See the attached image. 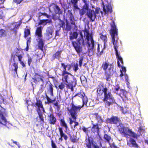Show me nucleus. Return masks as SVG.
Wrapping results in <instances>:
<instances>
[{
  "instance_id": "21",
  "label": "nucleus",
  "mask_w": 148,
  "mask_h": 148,
  "mask_svg": "<svg viewBox=\"0 0 148 148\" xmlns=\"http://www.w3.org/2000/svg\"><path fill=\"white\" fill-rule=\"evenodd\" d=\"M67 15L69 18L71 24L73 25H75V18L71 10H69L67 11Z\"/></svg>"
},
{
  "instance_id": "17",
  "label": "nucleus",
  "mask_w": 148,
  "mask_h": 148,
  "mask_svg": "<svg viewBox=\"0 0 148 148\" xmlns=\"http://www.w3.org/2000/svg\"><path fill=\"white\" fill-rule=\"evenodd\" d=\"M85 144L87 148H99V146L95 144L93 141L91 140L89 138H88Z\"/></svg>"
},
{
  "instance_id": "26",
  "label": "nucleus",
  "mask_w": 148,
  "mask_h": 148,
  "mask_svg": "<svg viewBox=\"0 0 148 148\" xmlns=\"http://www.w3.org/2000/svg\"><path fill=\"white\" fill-rule=\"evenodd\" d=\"M42 79V78L40 75L36 74L34 78H33V82L35 83H41V82Z\"/></svg>"
},
{
  "instance_id": "15",
  "label": "nucleus",
  "mask_w": 148,
  "mask_h": 148,
  "mask_svg": "<svg viewBox=\"0 0 148 148\" xmlns=\"http://www.w3.org/2000/svg\"><path fill=\"white\" fill-rule=\"evenodd\" d=\"M86 15L92 22L94 21L96 17L95 11L90 9L88 10L86 12Z\"/></svg>"
},
{
  "instance_id": "42",
  "label": "nucleus",
  "mask_w": 148,
  "mask_h": 148,
  "mask_svg": "<svg viewBox=\"0 0 148 148\" xmlns=\"http://www.w3.org/2000/svg\"><path fill=\"white\" fill-rule=\"evenodd\" d=\"M12 66L14 67V69H12V70L14 71H15V72L17 74V71L18 68V64L14 63L13 64Z\"/></svg>"
},
{
  "instance_id": "41",
  "label": "nucleus",
  "mask_w": 148,
  "mask_h": 148,
  "mask_svg": "<svg viewBox=\"0 0 148 148\" xmlns=\"http://www.w3.org/2000/svg\"><path fill=\"white\" fill-rule=\"evenodd\" d=\"M52 34L49 32H47L46 31V33L45 34V36L46 38L47 39H49L51 38L52 37Z\"/></svg>"
},
{
  "instance_id": "11",
  "label": "nucleus",
  "mask_w": 148,
  "mask_h": 148,
  "mask_svg": "<svg viewBox=\"0 0 148 148\" xmlns=\"http://www.w3.org/2000/svg\"><path fill=\"white\" fill-rule=\"evenodd\" d=\"M86 39L87 40V44L88 47H90L89 49L92 51L93 50L94 48V41L93 39L92 36L91 34L86 35Z\"/></svg>"
},
{
  "instance_id": "24",
  "label": "nucleus",
  "mask_w": 148,
  "mask_h": 148,
  "mask_svg": "<svg viewBox=\"0 0 148 148\" xmlns=\"http://www.w3.org/2000/svg\"><path fill=\"white\" fill-rule=\"evenodd\" d=\"M35 35L37 36L39 38H41L42 36V27L40 26L37 27L35 32Z\"/></svg>"
},
{
  "instance_id": "23",
  "label": "nucleus",
  "mask_w": 148,
  "mask_h": 148,
  "mask_svg": "<svg viewBox=\"0 0 148 148\" xmlns=\"http://www.w3.org/2000/svg\"><path fill=\"white\" fill-rule=\"evenodd\" d=\"M121 93L119 94V95L122 98H124L125 99H128V92L123 89H120Z\"/></svg>"
},
{
  "instance_id": "27",
  "label": "nucleus",
  "mask_w": 148,
  "mask_h": 148,
  "mask_svg": "<svg viewBox=\"0 0 148 148\" xmlns=\"http://www.w3.org/2000/svg\"><path fill=\"white\" fill-rule=\"evenodd\" d=\"M62 51V50L58 51L53 54L52 55L53 59L54 60L56 58L59 59L60 58H61V53Z\"/></svg>"
},
{
  "instance_id": "54",
  "label": "nucleus",
  "mask_w": 148,
  "mask_h": 148,
  "mask_svg": "<svg viewBox=\"0 0 148 148\" xmlns=\"http://www.w3.org/2000/svg\"><path fill=\"white\" fill-rule=\"evenodd\" d=\"M114 89L116 91H118L120 89L119 86L118 84L115 87Z\"/></svg>"
},
{
  "instance_id": "39",
  "label": "nucleus",
  "mask_w": 148,
  "mask_h": 148,
  "mask_svg": "<svg viewBox=\"0 0 148 148\" xmlns=\"http://www.w3.org/2000/svg\"><path fill=\"white\" fill-rule=\"evenodd\" d=\"M24 34V36L26 38L30 34V29L28 28L25 29Z\"/></svg>"
},
{
  "instance_id": "37",
  "label": "nucleus",
  "mask_w": 148,
  "mask_h": 148,
  "mask_svg": "<svg viewBox=\"0 0 148 148\" xmlns=\"http://www.w3.org/2000/svg\"><path fill=\"white\" fill-rule=\"evenodd\" d=\"M41 83H51L50 82L49 78H45L43 77L42 79Z\"/></svg>"
},
{
  "instance_id": "55",
  "label": "nucleus",
  "mask_w": 148,
  "mask_h": 148,
  "mask_svg": "<svg viewBox=\"0 0 148 148\" xmlns=\"http://www.w3.org/2000/svg\"><path fill=\"white\" fill-rule=\"evenodd\" d=\"M16 56L18 58L19 61L20 62L22 61L21 59L22 58V55L21 54H19L18 55H17Z\"/></svg>"
},
{
  "instance_id": "51",
  "label": "nucleus",
  "mask_w": 148,
  "mask_h": 148,
  "mask_svg": "<svg viewBox=\"0 0 148 148\" xmlns=\"http://www.w3.org/2000/svg\"><path fill=\"white\" fill-rule=\"evenodd\" d=\"M52 148H56L57 147L53 140L52 139L51 140Z\"/></svg>"
},
{
  "instance_id": "31",
  "label": "nucleus",
  "mask_w": 148,
  "mask_h": 148,
  "mask_svg": "<svg viewBox=\"0 0 148 148\" xmlns=\"http://www.w3.org/2000/svg\"><path fill=\"white\" fill-rule=\"evenodd\" d=\"M7 36V34L5 30L3 29H0V38H5Z\"/></svg>"
},
{
  "instance_id": "46",
  "label": "nucleus",
  "mask_w": 148,
  "mask_h": 148,
  "mask_svg": "<svg viewBox=\"0 0 148 148\" xmlns=\"http://www.w3.org/2000/svg\"><path fill=\"white\" fill-rule=\"evenodd\" d=\"M73 70L75 72H76L77 70L79 69L78 65L77 63L74 64L73 66Z\"/></svg>"
},
{
  "instance_id": "61",
  "label": "nucleus",
  "mask_w": 148,
  "mask_h": 148,
  "mask_svg": "<svg viewBox=\"0 0 148 148\" xmlns=\"http://www.w3.org/2000/svg\"><path fill=\"white\" fill-rule=\"evenodd\" d=\"M53 106H56L58 108H60V107L58 105V103L57 101H56V102L54 103L53 104Z\"/></svg>"
},
{
  "instance_id": "56",
  "label": "nucleus",
  "mask_w": 148,
  "mask_h": 148,
  "mask_svg": "<svg viewBox=\"0 0 148 148\" xmlns=\"http://www.w3.org/2000/svg\"><path fill=\"white\" fill-rule=\"evenodd\" d=\"M138 131H139L140 132H143L145 131V130L143 129L142 127H140L138 128Z\"/></svg>"
},
{
  "instance_id": "4",
  "label": "nucleus",
  "mask_w": 148,
  "mask_h": 148,
  "mask_svg": "<svg viewBox=\"0 0 148 148\" xmlns=\"http://www.w3.org/2000/svg\"><path fill=\"white\" fill-rule=\"evenodd\" d=\"M71 44L77 54L80 57L79 59V65L81 67L84 58L83 56H80V54L83 53L82 47L81 45H85L83 37L82 36L79 37L76 41H72Z\"/></svg>"
},
{
  "instance_id": "25",
  "label": "nucleus",
  "mask_w": 148,
  "mask_h": 148,
  "mask_svg": "<svg viewBox=\"0 0 148 148\" xmlns=\"http://www.w3.org/2000/svg\"><path fill=\"white\" fill-rule=\"evenodd\" d=\"M103 11L106 14H108V12L111 13L112 12V9L111 6L108 5L106 6L103 5Z\"/></svg>"
},
{
  "instance_id": "30",
  "label": "nucleus",
  "mask_w": 148,
  "mask_h": 148,
  "mask_svg": "<svg viewBox=\"0 0 148 148\" xmlns=\"http://www.w3.org/2000/svg\"><path fill=\"white\" fill-rule=\"evenodd\" d=\"M103 32H101L99 33V34L100 35V38L103 40L104 44V46H105V45L107 41V38L106 34L103 35Z\"/></svg>"
},
{
  "instance_id": "12",
  "label": "nucleus",
  "mask_w": 148,
  "mask_h": 148,
  "mask_svg": "<svg viewBox=\"0 0 148 148\" xmlns=\"http://www.w3.org/2000/svg\"><path fill=\"white\" fill-rule=\"evenodd\" d=\"M106 121L109 124L115 125H116L120 121L119 118L116 116H112L110 118H107Z\"/></svg>"
},
{
  "instance_id": "3",
  "label": "nucleus",
  "mask_w": 148,
  "mask_h": 148,
  "mask_svg": "<svg viewBox=\"0 0 148 148\" xmlns=\"http://www.w3.org/2000/svg\"><path fill=\"white\" fill-rule=\"evenodd\" d=\"M78 96L82 98V106L79 105L77 106L74 105L73 102L71 103V108L69 110L71 116L75 120L77 117V112L78 110L79 111L81 108H83L84 105H86L88 99L86 96H85V93L84 92H78L77 93Z\"/></svg>"
},
{
  "instance_id": "59",
  "label": "nucleus",
  "mask_w": 148,
  "mask_h": 148,
  "mask_svg": "<svg viewBox=\"0 0 148 148\" xmlns=\"http://www.w3.org/2000/svg\"><path fill=\"white\" fill-rule=\"evenodd\" d=\"M15 3H16L17 4L20 3L23 0H14Z\"/></svg>"
},
{
  "instance_id": "9",
  "label": "nucleus",
  "mask_w": 148,
  "mask_h": 148,
  "mask_svg": "<svg viewBox=\"0 0 148 148\" xmlns=\"http://www.w3.org/2000/svg\"><path fill=\"white\" fill-rule=\"evenodd\" d=\"M119 127L118 128V131L121 134L123 135L125 137H127L130 136L129 133H132V131L128 127H125L123 124L121 122L119 123Z\"/></svg>"
},
{
  "instance_id": "5",
  "label": "nucleus",
  "mask_w": 148,
  "mask_h": 148,
  "mask_svg": "<svg viewBox=\"0 0 148 148\" xmlns=\"http://www.w3.org/2000/svg\"><path fill=\"white\" fill-rule=\"evenodd\" d=\"M36 102L35 103H32L31 104V106L35 107L36 108V111L38 114L40 121L42 124H44L45 121L42 112L45 113V111L42 101L37 98H36Z\"/></svg>"
},
{
  "instance_id": "63",
  "label": "nucleus",
  "mask_w": 148,
  "mask_h": 148,
  "mask_svg": "<svg viewBox=\"0 0 148 148\" xmlns=\"http://www.w3.org/2000/svg\"><path fill=\"white\" fill-rule=\"evenodd\" d=\"M74 123H75V124L74 125V128H75L77 126L79 125V123L78 122L76 121H75V122H74Z\"/></svg>"
},
{
  "instance_id": "38",
  "label": "nucleus",
  "mask_w": 148,
  "mask_h": 148,
  "mask_svg": "<svg viewBox=\"0 0 148 148\" xmlns=\"http://www.w3.org/2000/svg\"><path fill=\"white\" fill-rule=\"evenodd\" d=\"M69 136L70 140L73 143L77 142L78 140L77 139L76 136L74 137V136H72L71 134H69Z\"/></svg>"
},
{
  "instance_id": "32",
  "label": "nucleus",
  "mask_w": 148,
  "mask_h": 148,
  "mask_svg": "<svg viewBox=\"0 0 148 148\" xmlns=\"http://www.w3.org/2000/svg\"><path fill=\"white\" fill-rule=\"evenodd\" d=\"M93 115L95 116V119L97 120L98 123L99 122L102 123L103 122V119L98 114V113H95L93 114Z\"/></svg>"
},
{
  "instance_id": "44",
  "label": "nucleus",
  "mask_w": 148,
  "mask_h": 148,
  "mask_svg": "<svg viewBox=\"0 0 148 148\" xmlns=\"http://www.w3.org/2000/svg\"><path fill=\"white\" fill-rule=\"evenodd\" d=\"M66 85V87L67 89H70L71 90L73 91L74 89L73 87L75 86H73L72 84H65Z\"/></svg>"
},
{
  "instance_id": "35",
  "label": "nucleus",
  "mask_w": 148,
  "mask_h": 148,
  "mask_svg": "<svg viewBox=\"0 0 148 148\" xmlns=\"http://www.w3.org/2000/svg\"><path fill=\"white\" fill-rule=\"evenodd\" d=\"M103 138L106 142H107L109 144L110 143V141L111 139V137L110 136L105 134L103 136Z\"/></svg>"
},
{
  "instance_id": "40",
  "label": "nucleus",
  "mask_w": 148,
  "mask_h": 148,
  "mask_svg": "<svg viewBox=\"0 0 148 148\" xmlns=\"http://www.w3.org/2000/svg\"><path fill=\"white\" fill-rule=\"evenodd\" d=\"M49 88L48 90L50 92V94L53 97V85L52 84H50L49 85Z\"/></svg>"
},
{
  "instance_id": "18",
  "label": "nucleus",
  "mask_w": 148,
  "mask_h": 148,
  "mask_svg": "<svg viewBox=\"0 0 148 148\" xmlns=\"http://www.w3.org/2000/svg\"><path fill=\"white\" fill-rule=\"evenodd\" d=\"M91 124L92 127L91 128V130L92 132L94 133L97 132L99 134V128L98 123L94 124L93 121H91Z\"/></svg>"
},
{
  "instance_id": "53",
  "label": "nucleus",
  "mask_w": 148,
  "mask_h": 148,
  "mask_svg": "<svg viewBox=\"0 0 148 148\" xmlns=\"http://www.w3.org/2000/svg\"><path fill=\"white\" fill-rule=\"evenodd\" d=\"M71 117L72 118L73 120H72V119L71 118H69V124H70V125H71L73 123H74V122H75V121H76V119H77V118L75 119V120L74 119H73L71 117Z\"/></svg>"
},
{
  "instance_id": "19",
  "label": "nucleus",
  "mask_w": 148,
  "mask_h": 148,
  "mask_svg": "<svg viewBox=\"0 0 148 148\" xmlns=\"http://www.w3.org/2000/svg\"><path fill=\"white\" fill-rule=\"evenodd\" d=\"M127 145L130 147H135L138 148V146L136 143L135 140L132 138H130L128 141L127 142Z\"/></svg>"
},
{
  "instance_id": "2",
  "label": "nucleus",
  "mask_w": 148,
  "mask_h": 148,
  "mask_svg": "<svg viewBox=\"0 0 148 148\" xmlns=\"http://www.w3.org/2000/svg\"><path fill=\"white\" fill-rule=\"evenodd\" d=\"M100 84L97 88V92L98 94L101 93V91L104 93V98L102 100L104 102L106 107H108L113 104L116 103L115 100L110 92L108 91V88L106 84Z\"/></svg>"
},
{
  "instance_id": "8",
  "label": "nucleus",
  "mask_w": 148,
  "mask_h": 148,
  "mask_svg": "<svg viewBox=\"0 0 148 148\" xmlns=\"http://www.w3.org/2000/svg\"><path fill=\"white\" fill-rule=\"evenodd\" d=\"M42 16H45L47 18H49L50 17V15H48L46 13L41 12H38L37 14L38 20L39 21L38 23V25H46L47 23H51L52 21L51 19H42L41 17Z\"/></svg>"
},
{
  "instance_id": "48",
  "label": "nucleus",
  "mask_w": 148,
  "mask_h": 148,
  "mask_svg": "<svg viewBox=\"0 0 148 148\" xmlns=\"http://www.w3.org/2000/svg\"><path fill=\"white\" fill-rule=\"evenodd\" d=\"M84 3L85 4L83 6V9L86 10H87V11L89 10V9H88L89 4L87 2Z\"/></svg>"
},
{
  "instance_id": "64",
  "label": "nucleus",
  "mask_w": 148,
  "mask_h": 148,
  "mask_svg": "<svg viewBox=\"0 0 148 148\" xmlns=\"http://www.w3.org/2000/svg\"><path fill=\"white\" fill-rule=\"evenodd\" d=\"M95 14L96 15V14H98L99 13V10L98 8H96L95 11Z\"/></svg>"
},
{
  "instance_id": "57",
  "label": "nucleus",
  "mask_w": 148,
  "mask_h": 148,
  "mask_svg": "<svg viewBox=\"0 0 148 148\" xmlns=\"http://www.w3.org/2000/svg\"><path fill=\"white\" fill-rule=\"evenodd\" d=\"M84 35H85L86 36V35H89L90 34L89 31L87 30H84Z\"/></svg>"
},
{
  "instance_id": "58",
  "label": "nucleus",
  "mask_w": 148,
  "mask_h": 148,
  "mask_svg": "<svg viewBox=\"0 0 148 148\" xmlns=\"http://www.w3.org/2000/svg\"><path fill=\"white\" fill-rule=\"evenodd\" d=\"M88 128H86L85 127H83L82 128V130L86 133L88 132Z\"/></svg>"
},
{
  "instance_id": "49",
  "label": "nucleus",
  "mask_w": 148,
  "mask_h": 148,
  "mask_svg": "<svg viewBox=\"0 0 148 148\" xmlns=\"http://www.w3.org/2000/svg\"><path fill=\"white\" fill-rule=\"evenodd\" d=\"M98 47L97 48V51L98 52H99V54L101 55L102 53L103 49H102L101 50L100 49V47H99V44H98Z\"/></svg>"
},
{
  "instance_id": "33",
  "label": "nucleus",
  "mask_w": 148,
  "mask_h": 148,
  "mask_svg": "<svg viewBox=\"0 0 148 148\" xmlns=\"http://www.w3.org/2000/svg\"><path fill=\"white\" fill-rule=\"evenodd\" d=\"M22 23L21 20H20L19 21V23H17V22H14L11 23V25H14V27L13 28H14L16 29H18L19 28L20 26Z\"/></svg>"
},
{
  "instance_id": "28",
  "label": "nucleus",
  "mask_w": 148,
  "mask_h": 148,
  "mask_svg": "<svg viewBox=\"0 0 148 148\" xmlns=\"http://www.w3.org/2000/svg\"><path fill=\"white\" fill-rule=\"evenodd\" d=\"M78 0H71L69 1V4L73 5V7L74 10L78 9L77 3Z\"/></svg>"
},
{
  "instance_id": "34",
  "label": "nucleus",
  "mask_w": 148,
  "mask_h": 148,
  "mask_svg": "<svg viewBox=\"0 0 148 148\" xmlns=\"http://www.w3.org/2000/svg\"><path fill=\"white\" fill-rule=\"evenodd\" d=\"M45 96L47 99V103L48 104L54 102L56 100V97H55L53 98V99H51L47 95V94H46Z\"/></svg>"
},
{
  "instance_id": "45",
  "label": "nucleus",
  "mask_w": 148,
  "mask_h": 148,
  "mask_svg": "<svg viewBox=\"0 0 148 148\" xmlns=\"http://www.w3.org/2000/svg\"><path fill=\"white\" fill-rule=\"evenodd\" d=\"M65 84H59V85L58 86V87H57L56 85H55V86L56 88H58L62 90L64 88Z\"/></svg>"
},
{
  "instance_id": "10",
  "label": "nucleus",
  "mask_w": 148,
  "mask_h": 148,
  "mask_svg": "<svg viewBox=\"0 0 148 148\" xmlns=\"http://www.w3.org/2000/svg\"><path fill=\"white\" fill-rule=\"evenodd\" d=\"M49 11L51 13L53 12L55 14H62L63 11L61 10L60 7L56 4H53L51 5L49 9Z\"/></svg>"
},
{
  "instance_id": "6",
  "label": "nucleus",
  "mask_w": 148,
  "mask_h": 148,
  "mask_svg": "<svg viewBox=\"0 0 148 148\" xmlns=\"http://www.w3.org/2000/svg\"><path fill=\"white\" fill-rule=\"evenodd\" d=\"M101 67L104 71L105 75L106 76V80L107 81L109 80L110 77L112 75L114 72L113 64H109L108 61H106L103 63Z\"/></svg>"
},
{
  "instance_id": "60",
  "label": "nucleus",
  "mask_w": 148,
  "mask_h": 148,
  "mask_svg": "<svg viewBox=\"0 0 148 148\" xmlns=\"http://www.w3.org/2000/svg\"><path fill=\"white\" fill-rule=\"evenodd\" d=\"M131 134L132 136L134 138H136V134L134 133V132H132V133H129V134Z\"/></svg>"
},
{
  "instance_id": "16",
  "label": "nucleus",
  "mask_w": 148,
  "mask_h": 148,
  "mask_svg": "<svg viewBox=\"0 0 148 148\" xmlns=\"http://www.w3.org/2000/svg\"><path fill=\"white\" fill-rule=\"evenodd\" d=\"M58 130L60 135V137L58 138L59 142H61L63 140V138L64 139L65 141H66L68 137L67 135L64 133L63 130V128L61 127H60L59 128Z\"/></svg>"
},
{
  "instance_id": "14",
  "label": "nucleus",
  "mask_w": 148,
  "mask_h": 148,
  "mask_svg": "<svg viewBox=\"0 0 148 148\" xmlns=\"http://www.w3.org/2000/svg\"><path fill=\"white\" fill-rule=\"evenodd\" d=\"M60 27H62L63 30H65L67 31H70L71 30L72 28L71 25L66 20V23L65 25V23L63 21H60Z\"/></svg>"
},
{
  "instance_id": "47",
  "label": "nucleus",
  "mask_w": 148,
  "mask_h": 148,
  "mask_svg": "<svg viewBox=\"0 0 148 148\" xmlns=\"http://www.w3.org/2000/svg\"><path fill=\"white\" fill-rule=\"evenodd\" d=\"M50 81H52L54 83H56L58 82V81L55 77H49Z\"/></svg>"
},
{
  "instance_id": "50",
  "label": "nucleus",
  "mask_w": 148,
  "mask_h": 148,
  "mask_svg": "<svg viewBox=\"0 0 148 148\" xmlns=\"http://www.w3.org/2000/svg\"><path fill=\"white\" fill-rule=\"evenodd\" d=\"M109 145L111 148H119L114 143H109Z\"/></svg>"
},
{
  "instance_id": "43",
  "label": "nucleus",
  "mask_w": 148,
  "mask_h": 148,
  "mask_svg": "<svg viewBox=\"0 0 148 148\" xmlns=\"http://www.w3.org/2000/svg\"><path fill=\"white\" fill-rule=\"evenodd\" d=\"M54 29V28L52 26H49L47 27L46 31L53 34V32Z\"/></svg>"
},
{
  "instance_id": "62",
  "label": "nucleus",
  "mask_w": 148,
  "mask_h": 148,
  "mask_svg": "<svg viewBox=\"0 0 148 148\" xmlns=\"http://www.w3.org/2000/svg\"><path fill=\"white\" fill-rule=\"evenodd\" d=\"M16 29H14V28H12L11 29V30L12 31H13L15 33V34L16 35L17 34V31L16 30Z\"/></svg>"
},
{
  "instance_id": "52",
  "label": "nucleus",
  "mask_w": 148,
  "mask_h": 148,
  "mask_svg": "<svg viewBox=\"0 0 148 148\" xmlns=\"http://www.w3.org/2000/svg\"><path fill=\"white\" fill-rule=\"evenodd\" d=\"M32 61V58L31 57H29L28 58V64L29 66H30V64L31 63Z\"/></svg>"
},
{
  "instance_id": "13",
  "label": "nucleus",
  "mask_w": 148,
  "mask_h": 148,
  "mask_svg": "<svg viewBox=\"0 0 148 148\" xmlns=\"http://www.w3.org/2000/svg\"><path fill=\"white\" fill-rule=\"evenodd\" d=\"M5 114V110L1 108L0 109V123L3 125H6L7 124V120L4 116Z\"/></svg>"
},
{
  "instance_id": "22",
  "label": "nucleus",
  "mask_w": 148,
  "mask_h": 148,
  "mask_svg": "<svg viewBox=\"0 0 148 148\" xmlns=\"http://www.w3.org/2000/svg\"><path fill=\"white\" fill-rule=\"evenodd\" d=\"M38 49L43 51V48L44 47V44L43 39L42 38H39V41L38 42Z\"/></svg>"
},
{
  "instance_id": "20",
  "label": "nucleus",
  "mask_w": 148,
  "mask_h": 148,
  "mask_svg": "<svg viewBox=\"0 0 148 148\" xmlns=\"http://www.w3.org/2000/svg\"><path fill=\"white\" fill-rule=\"evenodd\" d=\"M48 117L49 118L48 121L49 123L51 125H54L56 124L57 120L56 118L54 117L53 113H51L49 115H48Z\"/></svg>"
},
{
  "instance_id": "29",
  "label": "nucleus",
  "mask_w": 148,
  "mask_h": 148,
  "mask_svg": "<svg viewBox=\"0 0 148 148\" xmlns=\"http://www.w3.org/2000/svg\"><path fill=\"white\" fill-rule=\"evenodd\" d=\"M59 120L60 121L61 126L62 127H64L67 130L68 128V126L67 124L65 121L64 117H63L62 119H59Z\"/></svg>"
},
{
  "instance_id": "1",
  "label": "nucleus",
  "mask_w": 148,
  "mask_h": 148,
  "mask_svg": "<svg viewBox=\"0 0 148 148\" xmlns=\"http://www.w3.org/2000/svg\"><path fill=\"white\" fill-rule=\"evenodd\" d=\"M110 25L111 26V29L110 33L112 38L111 42L114 45V48L115 51L116 58L118 60L117 62L118 66L120 68L121 67V66L119 61L120 62L122 65L123 64V59L120 56V53L118 52L117 50L118 47V40L119 39L118 36V29L113 21L112 20V22L110 23Z\"/></svg>"
},
{
  "instance_id": "7",
  "label": "nucleus",
  "mask_w": 148,
  "mask_h": 148,
  "mask_svg": "<svg viewBox=\"0 0 148 148\" xmlns=\"http://www.w3.org/2000/svg\"><path fill=\"white\" fill-rule=\"evenodd\" d=\"M62 67H63V70L62 71L61 74H59L60 75H61L63 76L62 77V80L64 82H66L67 83H70L68 82V75H71V73L67 72L66 71V68H67V70L69 71L72 68L71 64H69L65 65L64 63H61V64Z\"/></svg>"
},
{
  "instance_id": "36",
  "label": "nucleus",
  "mask_w": 148,
  "mask_h": 148,
  "mask_svg": "<svg viewBox=\"0 0 148 148\" xmlns=\"http://www.w3.org/2000/svg\"><path fill=\"white\" fill-rule=\"evenodd\" d=\"M78 34L76 32H73L72 34V35L70 36V39L71 40L73 39H76L78 36Z\"/></svg>"
}]
</instances>
